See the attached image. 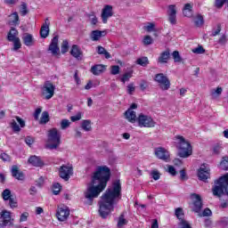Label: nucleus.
I'll return each instance as SVG.
<instances>
[{"instance_id": "nucleus-1", "label": "nucleus", "mask_w": 228, "mask_h": 228, "mask_svg": "<svg viewBox=\"0 0 228 228\" xmlns=\"http://www.w3.org/2000/svg\"><path fill=\"white\" fill-rule=\"evenodd\" d=\"M111 173L108 167H99L94 173L92 182L87 184L86 190L84 191V197L89 206L94 204V199H97L101 192L104 191L108 185V181Z\"/></svg>"}, {"instance_id": "nucleus-2", "label": "nucleus", "mask_w": 228, "mask_h": 228, "mask_svg": "<svg viewBox=\"0 0 228 228\" xmlns=\"http://www.w3.org/2000/svg\"><path fill=\"white\" fill-rule=\"evenodd\" d=\"M122 199V185L120 180H117L102 195L99 201V213L102 218H107L110 213L115 208V204Z\"/></svg>"}, {"instance_id": "nucleus-3", "label": "nucleus", "mask_w": 228, "mask_h": 228, "mask_svg": "<svg viewBox=\"0 0 228 228\" xmlns=\"http://www.w3.org/2000/svg\"><path fill=\"white\" fill-rule=\"evenodd\" d=\"M176 141V148L178 149V156L180 158H190L193 151L191 149V144L183 135L175 136Z\"/></svg>"}, {"instance_id": "nucleus-4", "label": "nucleus", "mask_w": 228, "mask_h": 228, "mask_svg": "<svg viewBox=\"0 0 228 228\" xmlns=\"http://www.w3.org/2000/svg\"><path fill=\"white\" fill-rule=\"evenodd\" d=\"M61 140V134L58 132V129L53 128L48 131V142L46 144L47 149L53 151L54 149H58L60 147V143Z\"/></svg>"}, {"instance_id": "nucleus-5", "label": "nucleus", "mask_w": 228, "mask_h": 228, "mask_svg": "<svg viewBox=\"0 0 228 228\" xmlns=\"http://www.w3.org/2000/svg\"><path fill=\"white\" fill-rule=\"evenodd\" d=\"M13 227V218L8 210L0 213V228Z\"/></svg>"}, {"instance_id": "nucleus-6", "label": "nucleus", "mask_w": 228, "mask_h": 228, "mask_svg": "<svg viewBox=\"0 0 228 228\" xmlns=\"http://www.w3.org/2000/svg\"><path fill=\"white\" fill-rule=\"evenodd\" d=\"M154 81L159 84V86L163 91L170 89V80L167 76H165L163 73H159L155 75Z\"/></svg>"}, {"instance_id": "nucleus-7", "label": "nucleus", "mask_w": 228, "mask_h": 228, "mask_svg": "<svg viewBox=\"0 0 228 228\" xmlns=\"http://www.w3.org/2000/svg\"><path fill=\"white\" fill-rule=\"evenodd\" d=\"M54 90H56V86L51 81H46L42 88V95L46 101H49L54 96Z\"/></svg>"}, {"instance_id": "nucleus-8", "label": "nucleus", "mask_w": 228, "mask_h": 228, "mask_svg": "<svg viewBox=\"0 0 228 228\" xmlns=\"http://www.w3.org/2000/svg\"><path fill=\"white\" fill-rule=\"evenodd\" d=\"M137 122L139 124V127H154L156 126L155 120L152 119L151 116L143 114L139 115Z\"/></svg>"}, {"instance_id": "nucleus-9", "label": "nucleus", "mask_w": 228, "mask_h": 228, "mask_svg": "<svg viewBox=\"0 0 228 228\" xmlns=\"http://www.w3.org/2000/svg\"><path fill=\"white\" fill-rule=\"evenodd\" d=\"M72 166L62 165L59 168V175L61 179H64V181H69L70 179V176L72 175Z\"/></svg>"}, {"instance_id": "nucleus-10", "label": "nucleus", "mask_w": 228, "mask_h": 228, "mask_svg": "<svg viewBox=\"0 0 228 228\" xmlns=\"http://www.w3.org/2000/svg\"><path fill=\"white\" fill-rule=\"evenodd\" d=\"M154 154L158 159H161L162 161L166 162L170 161V152H168V151L163 147L155 148Z\"/></svg>"}, {"instance_id": "nucleus-11", "label": "nucleus", "mask_w": 228, "mask_h": 228, "mask_svg": "<svg viewBox=\"0 0 228 228\" xmlns=\"http://www.w3.org/2000/svg\"><path fill=\"white\" fill-rule=\"evenodd\" d=\"M198 177L200 181H203V183H208V180L211 177V174L209 173V167L203 164L198 170Z\"/></svg>"}, {"instance_id": "nucleus-12", "label": "nucleus", "mask_w": 228, "mask_h": 228, "mask_svg": "<svg viewBox=\"0 0 228 228\" xmlns=\"http://www.w3.org/2000/svg\"><path fill=\"white\" fill-rule=\"evenodd\" d=\"M69 216L70 210L67 207L58 208L56 216L59 222H65Z\"/></svg>"}, {"instance_id": "nucleus-13", "label": "nucleus", "mask_w": 228, "mask_h": 228, "mask_svg": "<svg viewBox=\"0 0 228 228\" xmlns=\"http://www.w3.org/2000/svg\"><path fill=\"white\" fill-rule=\"evenodd\" d=\"M191 197V199H195L192 210L194 211V213H200L202 209V199L200 198V195L197 193H192Z\"/></svg>"}, {"instance_id": "nucleus-14", "label": "nucleus", "mask_w": 228, "mask_h": 228, "mask_svg": "<svg viewBox=\"0 0 228 228\" xmlns=\"http://www.w3.org/2000/svg\"><path fill=\"white\" fill-rule=\"evenodd\" d=\"M110 17H113V6L105 5L102 12V19L103 24H106V22H108V19H110Z\"/></svg>"}, {"instance_id": "nucleus-15", "label": "nucleus", "mask_w": 228, "mask_h": 228, "mask_svg": "<svg viewBox=\"0 0 228 228\" xmlns=\"http://www.w3.org/2000/svg\"><path fill=\"white\" fill-rule=\"evenodd\" d=\"M58 36L53 37L48 47V51H50L52 54H53V56H56V54H60V47H58Z\"/></svg>"}, {"instance_id": "nucleus-16", "label": "nucleus", "mask_w": 228, "mask_h": 228, "mask_svg": "<svg viewBox=\"0 0 228 228\" xmlns=\"http://www.w3.org/2000/svg\"><path fill=\"white\" fill-rule=\"evenodd\" d=\"M11 172L14 179H17L18 181H24L25 179L24 173L19 170V167H17L16 165L12 166Z\"/></svg>"}, {"instance_id": "nucleus-17", "label": "nucleus", "mask_w": 228, "mask_h": 228, "mask_svg": "<svg viewBox=\"0 0 228 228\" xmlns=\"http://www.w3.org/2000/svg\"><path fill=\"white\" fill-rule=\"evenodd\" d=\"M102 37H106V30H93L90 35V38L93 42H99Z\"/></svg>"}, {"instance_id": "nucleus-18", "label": "nucleus", "mask_w": 228, "mask_h": 228, "mask_svg": "<svg viewBox=\"0 0 228 228\" xmlns=\"http://www.w3.org/2000/svg\"><path fill=\"white\" fill-rule=\"evenodd\" d=\"M50 24L51 23L49 22V18H46L45 20V23L43 24V26L41 27V29H40L41 38H47L49 37Z\"/></svg>"}, {"instance_id": "nucleus-19", "label": "nucleus", "mask_w": 228, "mask_h": 228, "mask_svg": "<svg viewBox=\"0 0 228 228\" xmlns=\"http://www.w3.org/2000/svg\"><path fill=\"white\" fill-rule=\"evenodd\" d=\"M104 70H106V66L102 64H96L91 68V72L94 76H101Z\"/></svg>"}, {"instance_id": "nucleus-20", "label": "nucleus", "mask_w": 228, "mask_h": 228, "mask_svg": "<svg viewBox=\"0 0 228 228\" xmlns=\"http://www.w3.org/2000/svg\"><path fill=\"white\" fill-rule=\"evenodd\" d=\"M168 60H170V50L167 49L160 53L158 58V63H168Z\"/></svg>"}, {"instance_id": "nucleus-21", "label": "nucleus", "mask_w": 228, "mask_h": 228, "mask_svg": "<svg viewBox=\"0 0 228 228\" xmlns=\"http://www.w3.org/2000/svg\"><path fill=\"white\" fill-rule=\"evenodd\" d=\"M70 54L73 56V58L79 60L81 56H83V52L81 51V48L77 46V45H73L70 50Z\"/></svg>"}, {"instance_id": "nucleus-22", "label": "nucleus", "mask_w": 228, "mask_h": 228, "mask_svg": "<svg viewBox=\"0 0 228 228\" xmlns=\"http://www.w3.org/2000/svg\"><path fill=\"white\" fill-rule=\"evenodd\" d=\"M28 163L33 167H44V160L35 155L28 159Z\"/></svg>"}, {"instance_id": "nucleus-23", "label": "nucleus", "mask_w": 228, "mask_h": 228, "mask_svg": "<svg viewBox=\"0 0 228 228\" xmlns=\"http://www.w3.org/2000/svg\"><path fill=\"white\" fill-rule=\"evenodd\" d=\"M125 117L128 122H131L132 124H134L136 122V112L132 110L131 109H128L125 112Z\"/></svg>"}, {"instance_id": "nucleus-24", "label": "nucleus", "mask_w": 228, "mask_h": 228, "mask_svg": "<svg viewBox=\"0 0 228 228\" xmlns=\"http://www.w3.org/2000/svg\"><path fill=\"white\" fill-rule=\"evenodd\" d=\"M19 31L15 28H12L7 35V40L9 42H13L14 40L19 39Z\"/></svg>"}, {"instance_id": "nucleus-25", "label": "nucleus", "mask_w": 228, "mask_h": 228, "mask_svg": "<svg viewBox=\"0 0 228 228\" xmlns=\"http://www.w3.org/2000/svg\"><path fill=\"white\" fill-rule=\"evenodd\" d=\"M23 43L28 46L31 47L34 44L33 36L28 33H25L22 37Z\"/></svg>"}, {"instance_id": "nucleus-26", "label": "nucleus", "mask_w": 228, "mask_h": 228, "mask_svg": "<svg viewBox=\"0 0 228 228\" xmlns=\"http://www.w3.org/2000/svg\"><path fill=\"white\" fill-rule=\"evenodd\" d=\"M9 24L10 26H19L20 20H19V13L13 12L10 16Z\"/></svg>"}, {"instance_id": "nucleus-27", "label": "nucleus", "mask_w": 228, "mask_h": 228, "mask_svg": "<svg viewBox=\"0 0 228 228\" xmlns=\"http://www.w3.org/2000/svg\"><path fill=\"white\" fill-rule=\"evenodd\" d=\"M81 127L84 131L88 133L92 131V121L90 119H86L82 121Z\"/></svg>"}, {"instance_id": "nucleus-28", "label": "nucleus", "mask_w": 228, "mask_h": 228, "mask_svg": "<svg viewBox=\"0 0 228 228\" xmlns=\"http://www.w3.org/2000/svg\"><path fill=\"white\" fill-rule=\"evenodd\" d=\"M97 53L98 54H103L106 60H110L111 58V54L106 51V49L101 45L97 46Z\"/></svg>"}, {"instance_id": "nucleus-29", "label": "nucleus", "mask_w": 228, "mask_h": 228, "mask_svg": "<svg viewBox=\"0 0 228 228\" xmlns=\"http://www.w3.org/2000/svg\"><path fill=\"white\" fill-rule=\"evenodd\" d=\"M194 24L195 26H197V28H200L201 26H204V17H202V15L200 14H198L194 18Z\"/></svg>"}, {"instance_id": "nucleus-30", "label": "nucleus", "mask_w": 228, "mask_h": 228, "mask_svg": "<svg viewBox=\"0 0 228 228\" xmlns=\"http://www.w3.org/2000/svg\"><path fill=\"white\" fill-rule=\"evenodd\" d=\"M219 167H220L221 170H228V157L227 156H224L222 158Z\"/></svg>"}, {"instance_id": "nucleus-31", "label": "nucleus", "mask_w": 228, "mask_h": 228, "mask_svg": "<svg viewBox=\"0 0 228 228\" xmlns=\"http://www.w3.org/2000/svg\"><path fill=\"white\" fill-rule=\"evenodd\" d=\"M137 65H141V67H147L149 64V58L147 57H142L137 59L136 61Z\"/></svg>"}, {"instance_id": "nucleus-32", "label": "nucleus", "mask_w": 228, "mask_h": 228, "mask_svg": "<svg viewBox=\"0 0 228 228\" xmlns=\"http://www.w3.org/2000/svg\"><path fill=\"white\" fill-rule=\"evenodd\" d=\"M223 89L222 87H217L216 89L211 90V95L213 99H216V97H220L222 95Z\"/></svg>"}, {"instance_id": "nucleus-33", "label": "nucleus", "mask_w": 228, "mask_h": 228, "mask_svg": "<svg viewBox=\"0 0 228 228\" xmlns=\"http://www.w3.org/2000/svg\"><path fill=\"white\" fill-rule=\"evenodd\" d=\"M12 196V191H10V189H5L4 190V191L2 192V198L4 200H8L9 199H11Z\"/></svg>"}, {"instance_id": "nucleus-34", "label": "nucleus", "mask_w": 228, "mask_h": 228, "mask_svg": "<svg viewBox=\"0 0 228 228\" xmlns=\"http://www.w3.org/2000/svg\"><path fill=\"white\" fill-rule=\"evenodd\" d=\"M40 124H47L49 122V112L44 111L40 118Z\"/></svg>"}, {"instance_id": "nucleus-35", "label": "nucleus", "mask_w": 228, "mask_h": 228, "mask_svg": "<svg viewBox=\"0 0 228 228\" xmlns=\"http://www.w3.org/2000/svg\"><path fill=\"white\" fill-rule=\"evenodd\" d=\"M20 12L22 17H25V15H28V4L24 2L21 3Z\"/></svg>"}, {"instance_id": "nucleus-36", "label": "nucleus", "mask_w": 228, "mask_h": 228, "mask_svg": "<svg viewBox=\"0 0 228 228\" xmlns=\"http://www.w3.org/2000/svg\"><path fill=\"white\" fill-rule=\"evenodd\" d=\"M133 77V73L132 72H126L123 75V77L120 78L121 83H126L129 81L130 78Z\"/></svg>"}, {"instance_id": "nucleus-37", "label": "nucleus", "mask_w": 228, "mask_h": 228, "mask_svg": "<svg viewBox=\"0 0 228 228\" xmlns=\"http://www.w3.org/2000/svg\"><path fill=\"white\" fill-rule=\"evenodd\" d=\"M227 42H228L227 35L223 34L219 37L217 44H219V45H225L227 44Z\"/></svg>"}, {"instance_id": "nucleus-38", "label": "nucleus", "mask_w": 228, "mask_h": 228, "mask_svg": "<svg viewBox=\"0 0 228 228\" xmlns=\"http://www.w3.org/2000/svg\"><path fill=\"white\" fill-rule=\"evenodd\" d=\"M13 43V48L12 51H19L20 47H22V45L20 44V38L14 39V41H11Z\"/></svg>"}, {"instance_id": "nucleus-39", "label": "nucleus", "mask_w": 228, "mask_h": 228, "mask_svg": "<svg viewBox=\"0 0 228 228\" xmlns=\"http://www.w3.org/2000/svg\"><path fill=\"white\" fill-rule=\"evenodd\" d=\"M144 29L148 33H152V31H156V25L152 22H150L147 26L144 27Z\"/></svg>"}, {"instance_id": "nucleus-40", "label": "nucleus", "mask_w": 228, "mask_h": 228, "mask_svg": "<svg viewBox=\"0 0 228 228\" xmlns=\"http://www.w3.org/2000/svg\"><path fill=\"white\" fill-rule=\"evenodd\" d=\"M172 57L174 59L175 63H181V61H182L181 55L179 54V53L177 51L173 52Z\"/></svg>"}, {"instance_id": "nucleus-41", "label": "nucleus", "mask_w": 228, "mask_h": 228, "mask_svg": "<svg viewBox=\"0 0 228 228\" xmlns=\"http://www.w3.org/2000/svg\"><path fill=\"white\" fill-rule=\"evenodd\" d=\"M153 42H154V39H152L151 36H145L142 40V43L144 45H151L153 44Z\"/></svg>"}, {"instance_id": "nucleus-42", "label": "nucleus", "mask_w": 228, "mask_h": 228, "mask_svg": "<svg viewBox=\"0 0 228 228\" xmlns=\"http://www.w3.org/2000/svg\"><path fill=\"white\" fill-rule=\"evenodd\" d=\"M192 53H194V54H204V53H206V50L204 49V47H202V45H199L198 47L192 49Z\"/></svg>"}, {"instance_id": "nucleus-43", "label": "nucleus", "mask_w": 228, "mask_h": 228, "mask_svg": "<svg viewBox=\"0 0 228 228\" xmlns=\"http://www.w3.org/2000/svg\"><path fill=\"white\" fill-rule=\"evenodd\" d=\"M88 17L92 26H97V22H99V20H97V16L92 13V14H89Z\"/></svg>"}, {"instance_id": "nucleus-44", "label": "nucleus", "mask_w": 228, "mask_h": 228, "mask_svg": "<svg viewBox=\"0 0 228 228\" xmlns=\"http://www.w3.org/2000/svg\"><path fill=\"white\" fill-rule=\"evenodd\" d=\"M69 51V41L63 40L61 45V53L65 54Z\"/></svg>"}, {"instance_id": "nucleus-45", "label": "nucleus", "mask_w": 228, "mask_h": 228, "mask_svg": "<svg viewBox=\"0 0 228 228\" xmlns=\"http://www.w3.org/2000/svg\"><path fill=\"white\" fill-rule=\"evenodd\" d=\"M11 127L15 133H19V131H20V126H18L17 121H15V119H12L11 121Z\"/></svg>"}, {"instance_id": "nucleus-46", "label": "nucleus", "mask_w": 228, "mask_h": 228, "mask_svg": "<svg viewBox=\"0 0 228 228\" xmlns=\"http://www.w3.org/2000/svg\"><path fill=\"white\" fill-rule=\"evenodd\" d=\"M110 74H112V76H117V74H120V66L118 65L111 66Z\"/></svg>"}, {"instance_id": "nucleus-47", "label": "nucleus", "mask_w": 228, "mask_h": 228, "mask_svg": "<svg viewBox=\"0 0 228 228\" xmlns=\"http://www.w3.org/2000/svg\"><path fill=\"white\" fill-rule=\"evenodd\" d=\"M70 126V121L69 119H62L61 121V129H67Z\"/></svg>"}, {"instance_id": "nucleus-48", "label": "nucleus", "mask_w": 228, "mask_h": 228, "mask_svg": "<svg viewBox=\"0 0 228 228\" xmlns=\"http://www.w3.org/2000/svg\"><path fill=\"white\" fill-rule=\"evenodd\" d=\"M151 175L154 181H159V179L161 177V175L159 174V170H153L151 173Z\"/></svg>"}, {"instance_id": "nucleus-49", "label": "nucleus", "mask_w": 228, "mask_h": 228, "mask_svg": "<svg viewBox=\"0 0 228 228\" xmlns=\"http://www.w3.org/2000/svg\"><path fill=\"white\" fill-rule=\"evenodd\" d=\"M126 224H127V221L124 218V215H121L118 222V227H124Z\"/></svg>"}, {"instance_id": "nucleus-50", "label": "nucleus", "mask_w": 228, "mask_h": 228, "mask_svg": "<svg viewBox=\"0 0 228 228\" xmlns=\"http://www.w3.org/2000/svg\"><path fill=\"white\" fill-rule=\"evenodd\" d=\"M167 14L168 15H177V10H175V5L168 6Z\"/></svg>"}, {"instance_id": "nucleus-51", "label": "nucleus", "mask_w": 228, "mask_h": 228, "mask_svg": "<svg viewBox=\"0 0 228 228\" xmlns=\"http://www.w3.org/2000/svg\"><path fill=\"white\" fill-rule=\"evenodd\" d=\"M53 194L58 195V193H60L61 190V185H60V183H54L53 185Z\"/></svg>"}, {"instance_id": "nucleus-52", "label": "nucleus", "mask_w": 228, "mask_h": 228, "mask_svg": "<svg viewBox=\"0 0 228 228\" xmlns=\"http://www.w3.org/2000/svg\"><path fill=\"white\" fill-rule=\"evenodd\" d=\"M168 20H169L170 24H173V25L177 24L176 14L168 15Z\"/></svg>"}, {"instance_id": "nucleus-53", "label": "nucleus", "mask_w": 228, "mask_h": 228, "mask_svg": "<svg viewBox=\"0 0 228 228\" xmlns=\"http://www.w3.org/2000/svg\"><path fill=\"white\" fill-rule=\"evenodd\" d=\"M227 1L228 0H216V8H222V6H224V4H225V2ZM227 7H228V2H227Z\"/></svg>"}, {"instance_id": "nucleus-54", "label": "nucleus", "mask_w": 228, "mask_h": 228, "mask_svg": "<svg viewBox=\"0 0 228 228\" xmlns=\"http://www.w3.org/2000/svg\"><path fill=\"white\" fill-rule=\"evenodd\" d=\"M25 142L27 143V145H28V147H31V144L35 143V138L31 136H27L25 138Z\"/></svg>"}, {"instance_id": "nucleus-55", "label": "nucleus", "mask_w": 228, "mask_h": 228, "mask_svg": "<svg viewBox=\"0 0 228 228\" xmlns=\"http://www.w3.org/2000/svg\"><path fill=\"white\" fill-rule=\"evenodd\" d=\"M167 172L171 175H177V172L175 171V167H174V166H167Z\"/></svg>"}, {"instance_id": "nucleus-56", "label": "nucleus", "mask_w": 228, "mask_h": 228, "mask_svg": "<svg viewBox=\"0 0 228 228\" xmlns=\"http://www.w3.org/2000/svg\"><path fill=\"white\" fill-rule=\"evenodd\" d=\"M9 200V206L10 208H17V200H15L13 199V197H12L11 199L8 200Z\"/></svg>"}, {"instance_id": "nucleus-57", "label": "nucleus", "mask_w": 228, "mask_h": 228, "mask_svg": "<svg viewBox=\"0 0 228 228\" xmlns=\"http://www.w3.org/2000/svg\"><path fill=\"white\" fill-rule=\"evenodd\" d=\"M9 200V206L10 208H17V200H15L13 199V197H12L11 199L8 200Z\"/></svg>"}, {"instance_id": "nucleus-58", "label": "nucleus", "mask_w": 228, "mask_h": 228, "mask_svg": "<svg viewBox=\"0 0 228 228\" xmlns=\"http://www.w3.org/2000/svg\"><path fill=\"white\" fill-rule=\"evenodd\" d=\"M126 88H127V94H129V95H133V92H134V85L129 84Z\"/></svg>"}, {"instance_id": "nucleus-59", "label": "nucleus", "mask_w": 228, "mask_h": 228, "mask_svg": "<svg viewBox=\"0 0 228 228\" xmlns=\"http://www.w3.org/2000/svg\"><path fill=\"white\" fill-rule=\"evenodd\" d=\"M70 120L71 122H77V120H81V112H78L76 116H72Z\"/></svg>"}, {"instance_id": "nucleus-60", "label": "nucleus", "mask_w": 228, "mask_h": 228, "mask_svg": "<svg viewBox=\"0 0 228 228\" xmlns=\"http://www.w3.org/2000/svg\"><path fill=\"white\" fill-rule=\"evenodd\" d=\"M213 215V212H211V209L205 208L202 213V216H211Z\"/></svg>"}, {"instance_id": "nucleus-61", "label": "nucleus", "mask_w": 228, "mask_h": 228, "mask_svg": "<svg viewBox=\"0 0 228 228\" xmlns=\"http://www.w3.org/2000/svg\"><path fill=\"white\" fill-rule=\"evenodd\" d=\"M28 216H29V214L28 212L21 214L20 222H26L28 220Z\"/></svg>"}, {"instance_id": "nucleus-62", "label": "nucleus", "mask_w": 228, "mask_h": 228, "mask_svg": "<svg viewBox=\"0 0 228 228\" xmlns=\"http://www.w3.org/2000/svg\"><path fill=\"white\" fill-rule=\"evenodd\" d=\"M15 118L17 122L20 124V127H25L26 122L22 118H20L19 116H16Z\"/></svg>"}, {"instance_id": "nucleus-63", "label": "nucleus", "mask_w": 228, "mask_h": 228, "mask_svg": "<svg viewBox=\"0 0 228 228\" xmlns=\"http://www.w3.org/2000/svg\"><path fill=\"white\" fill-rule=\"evenodd\" d=\"M0 158L3 161H10L11 158L10 155L6 154V153H2L0 155Z\"/></svg>"}, {"instance_id": "nucleus-64", "label": "nucleus", "mask_w": 228, "mask_h": 228, "mask_svg": "<svg viewBox=\"0 0 228 228\" xmlns=\"http://www.w3.org/2000/svg\"><path fill=\"white\" fill-rule=\"evenodd\" d=\"M183 13L184 17H191V15L193 14L192 12L185 10V9L183 10Z\"/></svg>"}]
</instances>
